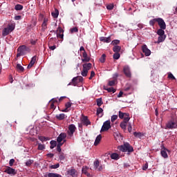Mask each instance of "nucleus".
<instances>
[{
	"instance_id": "obj_49",
	"label": "nucleus",
	"mask_w": 177,
	"mask_h": 177,
	"mask_svg": "<svg viewBox=\"0 0 177 177\" xmlns=\"http://www.w3.org/2000/svg\"><path fill=\"white\" fill-rule=\"evenodd\" d=\"M38 150H44L45 149V145L42 144H39L38 145Z\"/></svg>"
},
{
	"instance_id": "obj_2",
	"label": "nucleus",
	"mask_w": 177,
	"mask_h": 177,
	"mask_svg": "<svg viewBox=\"0 0 177 177\" xmlns=\"http://www.w3.org/2000/svg\"><path fill=\"white\" fill-rule=\"evenodd\" d=\"M165 129H177V118H171L166 123Z\"/></svg>"
},
{
	"instance_id": "obj_58",
	"label": "nucleus",
	"mask_w": 177,
	"mask_h": 177,
	"mask_svg": "<svg viewBox=\"0 0 177 177\" xmlns=\"http://www.w3.org/2000/svg\"><path fill=\"white\" fill-rule=\"evenodd\" d=\"M149 168V165L147 163H145V165L142 167V170L146 171Z\"/></svg>"
},
{
	"instance_id": "obj_38",
	"label": "nucleus",
	"mask_w": 177,
	"mask_h": 177,
	"mask_svg": "<svg viewBox=\"0 0 177 177\" xmlns=\"http://www.w3.org/2000/svg\"><path fill=\"white\" fill-rule=\"evenodd\" d=\"M100 63H104L106 62V54H103L100 58Z\"/></svg>"
},
{
	"instance_id": "obj_21",
	"label": "nucleus",
	"mask_w": 177,
	"mask_h": 177,
	"mask_svg": "<svg viewBox=\"0 0 177 177\" xmlns=\"http://www.w3.org/2000/svg\"><path fill=\"white\" fill-rule=\"evenodd\" d=\"M26 50H27V46H26V45L20 46L17 49V52H20L21 53H22V55L24 54V52H26Z\"/></svg>"
},
{
	"instance_id": "obj_40",
	"label": "nucleus",
	"mask_w": 177,
	"mask_h": 177,
	"mask_svg": "<svg viewBox=\"0 0 177 177\" xmlns=\"http://www.w3.org/2000/svg\"><path fill=\"white\" fill-rule=\"evenodd\" d=\"M60 167V165L59 163H57L56 165H53L50 166V169H57V168H59Z\"/></svg>"
},
{
	"instance_id": "obj_41",
	"label": "nucleus",
	"mask_w": 177,
	"mask_h": 177,
	"mask_svg": "<svg viewBox=\"0 0 177 177\" xmlns=\"http://www.w3.org/2000/svg\"><path fill=\"white\" fill-rule=\"evenodd\" d=\"M120 53H115L113 54V59H114L115 60H118V59H120Z\"/></svg>"
},
{
	"instance_id": "obj_26",
	"label": "nucleus",
	"mask_w": 177,
	"mask_h": 177,
	"mask_svg": "<svg viewBox=\"0 0 177 177\" xmlns=\"http://www.w3.org/2000/svg\"><path fill=\"white\" fill-rule=\"evenodd\" d=\"M51 15L54 19H57V17H59V10L55 8L54 12H53Z\"/></svg>"
},
{
	"instance_id": "obj_4",
	"label": "nucleus",
	"mask_w": 177,
	"mask_h": 177,
	"mask_svg": "<svg viewBox=\"0 0 177 177\" xmlns=\"http://www.w3.org/2000/svg\"><path fill=\"white\" fill-rule=\"evenodd\" d=\"M118 150L125 153L128 151L129 153H132L133 151V147L129 145L128 142H125L123 145H120L118 147Z\"/></svg>"
},
{
	"instance_id": "obj_32",
	"label": "nucleus",
	"mask_w": 177,
	"mask_h": 177,
	"mask_svg": "<svg viewBox=\"0 0 177 177\" xmlns=\"http://www.w3.org/2000/svg\"><path fill=\"white\" fill-rule=\"evenodd\" d=\"M82 174H84V175H86V176H91V174L88 173V167H83Z\"/></svg>"
},
{
	"instance_id": "obj_17",
	"label": "nucleus",
	"mask_w": 177,
	"mask_h": 177,
	"mask_svg": "<svg viewBox=\"0 0 177 177\" xmlns=\"http://www.w3.org/2000/svg\"><path fill=\"white\" fill-rule=\"evenodd\" d=\"M167 151H169V150L163 147V148H162L160 151L161 156L162 157H163V158H168V153H167Z\"/></svg>"
},
{
	"instance_id": "obj_14",
	"label": "nucleus",
	"mask_w": 177,
	"mask_h": 177,
	"mask_svg": "<svg viewBox=\"0 0 177 177\" xmlns=\"http://www.w3.org/2000/svg\"><path fill=\"white\" fill-rule=\"evenodd\" d=\"M142 50L143 53H145V56H150V55H151V51L147 48L146 44H144L142 46Z\"/></svg>"
},
{
	"instance_id": "obj_1",
	"label": "nucleus",
	"mask_w": 177,
	"mask_h": 177,
	"mask_svg": "<svg viewBox=\"0 0 177 177\" xmlns=\"http://www.w3.org/2000/svg\"><path fill=\"white\" fill-rule=\"evenodd\" d=\"M157 23L162 30H165L167 28V24H165V21L162 18H155L149 21L150 26H153Z\"/></svg>"
},
{
	"instance_id": "obj_46",
	"label": "nucleus",
	"mask_w": 177,
	"mask_h": 177,
	"mask_svg": "<svg viewBox=\"0 0 177 177\" xmlns=\"http://www.w3.org/2000/svg\"><path fill=\"white\" fill-rule=\"evenodd\" d=\"M32 162H34V160H27L26 162V167H31V164H32Z\"/></svg>"
},
{
	"instance_id": "obj_50",
	"label": "nucleus",
	"mask_w": 177,
	"mask_h": 177,
	"mask_svg": "<svg viewBox=\"0 0 177 177\" xmlns=\"http://www.w3.org/2000/svg\"><path fill=\"white\" fill-rule=\"evenodd\" d=\"M109 86H114V85H115V80H110L109 82Z\"/></svg>"
},
{
	"instance_id": "obj_8",
	"label": "nucleus",
	"mask_w": 177,
	"mask_h": 177,
	"mask_svg": "<svg viewBox=\"0 0 177 177\" xmlns=\"http://www.w3.org/2000/svg\"><path fill=\"white\" fill-rule=\"evenodd\" d=\"M119 118L120 120H124V122H129V120H131V118L129 117V113H124L121 111H119Z\"/></svg>"
},
{
	"instance_id": "obj_42",
	"label": "nucleus",
	"mask_w": 177,
	"mask_h": 177,
	"mask_svg": "<svg viewBox=\"0 0 177 177\" xmlns=\"http://www.w3.org/2000/svg\"><path fill=\"white\" fill-rule=\"evenodd\" d=\"M60 175L57 174H54V173H49L48 174V177H59Z\"/></svg>"
},
{
	"instance_id": "obj_45",
	"label": "nucleus",
	"mask_w": 177,
	"mask_h": 177,
	"mask_svg": "<svg viewBox=\"0 0 177 177\" xmlns=\"http://www.w3.org/2000/svg\"><path fill=\"white\" fill-rule=\"evenodd\" d=\"M15 10H23V6L20 4H17L15 7Z\"/></svg>"
},
{
	"instance_id": "obj_33",
	"label": "nucleus",
	"mask_w": 177,
	"mask_h": 177,
	"mask_svg": "<svg viewBox=\"0 0 177 177\" xmlns=\"http://www.w3.org/2000/svg\"><path fill=\"white\" fill-rule=\"evenodd\" d=\"M113 50L115 53H119V52L121 50V46H114L113 48Z\"/></svg>"
},
{
	"instance_id": "obj_59",
	"label": "nucleus",
	"mask_w": 177,
	"mask_h": 177,
	"mask_svg": "<svg viewBox=\"0 0 177 177\" xmlns=\"http://www.w3.org/2000/svg\"><path fill=\"white\" fill-rule=\"evenodd\" d=\"M48 48L50 49V50H55L56 49V46H49Z\"/></svg>"
},
{
	"instance_id": "obj_39",
	"label": "nucleus",
	"mask_w": 177,
	"mask_h": 177,
	"mask_svg": "<svg viewBox=\"0 0 177 177\" xmlns=\"http://www.w3.org/2000/svg\"><path fill=\"white\" fill-rule=\"evenodd\" d=\"M106 91H107L109 93H115V89H114V88L113 87H110V88H105Z\"/></svg>"
},
{
	"instance_id": "obj_56",
	"label": "nucleus",
	"mask_w": 177,
	"mask_h": 177,
	"mask_svg": "<svg viewBox=\"0 0 177 177\" xmlns=\"http://www.w3.org/2000/svg\"><path fill=\"white\" fill-rule=\"evenodd\" d=\"M99 164H100L99 160H95L94 162V167H95V168L97 169V167H99Z\"/></svg>"
},
{
	"instance_id": "obj_52",
	"label": "nucleus",
	"mask_w": 177,
	"mask_h": 177,
	"mask_svg": "<svg viewBox=\"0 0 177 177\" xmlns=\"http://www.w3.org/2000/svg\"><path fill=\"white\" fill-rule=\"evenodd\" d=\"M117 118H118V115H113L111 116V122H114V121H115V120H117Z\"/></svg>"
},
{
	"instance_id": "obj_6",
	"label": "nucleus",
	"mask_w": 177,
	"mask_h": 177,
	"mask_svg": "<svg viewBox=\"0 0 177 177\" xmlns=\"http://www.w3.org/2000/svg\"><path fill=\"white\" fill-rule=\"evenodd\" d=\"M77 129V127H75V125L71 124L68 126V129L67 131V139H71L73 136H74V132H75V130Z\"/></svg>"
},
{
	"instance_id": "obj_20",
	"label": "nucleus",
	"mask_w": 177,
	"mask_h": 177,
	"mask_svg": "<svg viewBox=\"0 0 177 177\" xmlns=\"http://www.w3.org/2000/svg\"><path fill=\"white\" fill-rule=\"evenodd\" d=\"M68 174L71 175V176L75 177L77 176V171L75 170V169L72 168L68 170Z\"/></svg>"
},
{
	"instance_id": "obj_13",
	"label": "nucleus",
	"mask_w": 177,
	"mask_h": 177,
	"mask_svg": "<svg viewBox=\"0 0 177 177\" xmlns=\"http://www.w3.org/2000/svg\"><path fill=\"white\" fill-rule=\"evenodd\" d=\"M4 172L8 175H16V174H17L16 170L10 167H7Z\"/></svg>"
},
{
	"instance_id": "obj_16",
	"label": "nucleus",
	"mask_w": 177,
	"mask_h": 177,
	"mask_svg": "<svg viewBox=\"0 0 177 177\" xmlns=\"http://www.w3.org/2000/svg\"><path fill=\"white\" fill-rule=\"evenodd\" d=\"M57 31V37L59 38L60 39H63V37H64V35L63 34L64 31L63 30V29L59 27Z\"/></svg>"
},
{
	"instance_id": "obj_44",
	"label": "nucleus",
	"mask_w": 177,
	"mask_h": 177,
	"mask_svg": "<svg viewBox=\"0 0 177 177\" xmlns=\"http://www.w3.org/2000/svg\"><path fill=\"white\" fill-rule=\"evenodd\" d=\"M118 44H120V40H118V39L113 40L111 42V45H113L114 46H115Z\"/></svg>"
},
{
	"instance_id": "obj_55",
	"label": "nucleus",
	"mask_w": 177,
	"mask_h": 177,
	"mask_svg": "<svg viewBox=\"0 0 177 177\" xmlns=\"http://www.w3.org/2000/svg\"><path fill=\"white\" fill-rule=\"evenodd\" d=\"M13 164H15V159H10L9 161L10 167H13Z\"/></svg>"
},
{
	"instance_id": "obj_51",
	"label": "nucleus",
	"mask_w": 177,
	"mask_h": 177,
	"mask_svg": "<svg viewBox=\"0 0 177 177\" xmlns=\"http://www.w3.org/2000/svg\"><path fill=\"white\" fill-rule=\"evenodd\" d=\"M168 78L169 80H176L175 76L171 73H168Z\"/></svg>"
},
{
	"instance_id": "obj_37",
	"label": "nucleus",
	"mask_w": 177,
	"mask_h": 177,
	"mask_svg": "<svg viewBox=\"0 0 177 177\" xmlns=\"http://www.w3.org/2000/svg\"><path fill=\"white\" fill-rule=\"evenodd\" d=\"M71 34H74V32H78V28L77 27H73L70 29Z\"/></svg>"
},
{
	"instance_id": "obj_34",
	"label": "nucleus",
	"mask_w": 177,
	"mask_h": 177,
	"mask_svg": "<svg viewBox=\"0 0 177 177\" xmlns=\"http://www.w3.org/2000/svg\"><path fill=\"white\" fill-rule=\"evenodd\" d=\"M59 158L61 161H63L66 158V154H64V153H63V152L59 153Z\"/></svg>"
},
{
	"instance_id": "obj_54",
	"label": "nucleus",
	"mask_w": 177,
	"mask_h": 177,
	"mask_svg": "<svg viewBox=\"0 0 177 177\" xmlns=\"http://www.w3.org/2000/svg\"><path fill=\"white\" fill-rule=\"evenodd\" d=\"M133 135L136 138H140V136H142V133L134 132Z\"/></svg>"
},
{
	"instance_id": "obj_18",
	"label": "nucleus",
	"mask_w": 177,
	"mask_h": 177,
	"mask_svg": "<svg viewBox=\"0 0 177 177\" xmlns=\"http://www.w3.org/2000/svg\"><path fill=\"white\" fill-rule=\"evenodd\" d=\"M48 21V18H46V17L44 18L43 24L41 25V30L43 31H45L46 30V28H48V27H47Z\"/></svg>"
},
{
	"instance_id": "obj_25",
	"label": "nucleus",
	"mask_w": 177,
	"mask_h": 177,
	"mask_svg": "<svg viewBox=\"0 0 177 177\" xmlns=\"http://www.w3.org/2000/svg\"><path fill=\"white\" fill-rule=\"evenodd\" d=\"M111 160H120V154L117 153H113L111 154Z\"/></svg>"
},
{
	"instance_id": "obj_62",
	"label": "nucleus",
	"mask_w": 177,
	"mask_h": 177,
	"mask_svg": "<svg viewBox=\"0 0 177 177\" xmlns=\"http://www.w3.org/2000/svg\"><path fill=\"white\" fill-rule=\"evenodd\" d=\"M21 16L17 15L15 17V20H21Z\"/></svg>"
},
{
	"instance_id": "obj_30",
	"label": "nucleus",
	"mask_w": 177,
	"mask_h": 177,
	"mask_svg": "<svg viewBox=\"0 0 177 177\" xmlns=\"http://www.w3.org/2000/svg\"><path fill=\"white\" fill-rule=\"evenodd\" d=\"M16 68L19 73H23L24 71V68L19 64H17Z\"/></svg>"
},
{
	"instance_id": "obj_36",
	"label": "nucleus",
	"mask_w": 177,
	"mask_h": 177,
	"mask_svg": "<svg viewBox=\"0 0 177 177\" xmlns=\"http://www.w3.org/2000/svg\"><path fill=\"white\" fill-rule=\"evenodd\" d=\"M50 148L55 149V147H56V146L57 145V142H56V141H55V140H52V141H50Z\"/></svg>"
},
{
	"instance_id": "obj_35",
	"label": "nucleus",
	"mask_w": 177,
	"mask_h": 177,
	"mask_svg": "<svg viewBox=\"0 0 177 177\" xmlns=\"http://www.w3.org/2000/svg\"><path fill=\"white\" fill-rule=\"evenodd\" d=\"M97 115H100V117L103 116V109L98 108L97 109Z\"/></svg>"
},
{
	"instance_id": "obj_61",
	"label": "nucleus",
	"mask_w": 177,
	"mask_h": 177,
	"mask_svg": "<svg viewBox=\"0 0 177 177\" xmlns=\"http://www.w3.org/2000/svg\"><path fill=\"white\" fill-rule=\"evenodd\" d=\"M30 44H31V45H36L37 40L31 39L30 40Z\"/></svg>"
},
{
	"instance_id": "obj_47",
	"label": "nucleus",
	"mask_w": 177,
	"mask_h": 177,
	"mask_svg": "<svg viewBox=\"0 0 177 177\" xmlns=\"http://www.w3.org/2000/svg\"><path fill=\"white\" fill-rule=\"evenodd\" d=\"M39 140H40L41 142H46V140H48V138L44 136H39Z\"/></svg>"
},
{
	"instance_id": "obj_5",
	"label": "nucleus",
	"mask_w": 177,
	"mask_h": 177,
	"mask_svg": "<svg viewBox=\"0 0 177 177\" xmlns=\"http://www.w3.org/2000/svg\"><path fill=\"white\" fill-rule=\"evenodd\" d=\"M83 69L82 71V77H86L88 73L91 68H92V64L91 63H86L82 65Z\"/></svg>"
},
{
	"instance_id": "obj_64",
	"label": "nucleus",
	"mask_w": 177,
	"mask_h": 177,
	"mask_svg": "<svg viewBox=\"0 0 177 177\" xmlns=\"http://www.w3.org/2000/svg\"><path fill=\"white\" fill-rule=\"evenodd\" d=\"M138 27L140 28H143L144 25H143V24H138Z\"/></svg>"
},
{
	"instance_id": "obj_15",
	"label": "nucleus",
	"mask_w": 177,
	"mask_h": 177,
	"mask_svg": "<svg viewBox=\"0 0 177 177\" xmlns=\"http://www.w3.org/2000/svg\"><path fill=\"white\" fill-rule=\"evenodd\" d=\"M123 72L124 75H126L127 78H131V70L129 69V66H124Z\"/></svg>"
},
{
	"instance_id": "obj_7",
	"label": "nucleus",
	"mask_w": 177,
	"mask_h": 177,
	"mask_svg": "<svg viewBox=\"0 0 177 177\" xmlns=\"http://www.w3.org/2000/svg\"><path fill=\"white\" fill-rule=\"evenodd\" d=\"M15 24H12L8 25V28H5L3 30V32H2V35H3V37H6V35H9V34H10V32H12V31H13V30H15Z\"/></svg>"
},
{
	"instance_id": "obj_43",
	"label": "nucleus",
	"mask_w": 177,
	"mask_h": 177,
	"mask_svg": "<svg viewBox=\"0 0 177 177\" xmlns=\"http://www.w3.org/2000/svg\"><path fill=\"white\" fill-rule=\"evenodd\" d=\"M102 104H103V101H102V98L97 99V106H98V107H100Z\"/></svg>"
},
{
	"instance_id": "obj_31",
	"label": "nucleus",
	"mask_w": 177,
	"mask_h": 177,
	"mask_svg": "<svg viewBox=\"0 0 177 177\" xmlns=\"http://www.w3.org/2000/svg\"><path fill=\"white\" fill-rule=\"evenodd\" d=\"M165 29H162L161 28L158 30L157 34L159 36H164L165 35V31H164Z\"/></svg>"
},
{
	"instance_id": "obj_22",
	"label": "nucleus",
	"mask_w": 177,
	"mask_h": 177,
	"mask_svg": "<svg viewBox=\"0 0 177 177\" xmlns=\"http://www.w3.org/2000/svg\"><path fill=\"white\" fill-rule=\"evenodd\" d=\"M73 103H71V102H68L65 104V109L62 111L64 113H67L68 111H70V107H71Z\"/></svg>"
},
{
	"instance_id": "obj_57",
	"label": "nucleus",
	"mask_w": 177,
	"mask_h": 177,
	"mask_svg": "<svg viewBox=\"0 0 177 177\" xmlns=\"http://www.w3.org/2000/svg\"><path fill=\"white\" fill-rule=\"evenodd\" d=\"M93 77H95V71H92L91 72V75H90L88 80H92V78H93Z\"/></svg>"
},
{
	"instance_id": "obj_63",
	"label": "nucleus",
	"mask_w": 177,
	"mask_h": 177,
	"mask_svg": "<svg viewBox=\"0 0 177 177\" xmlns=\"http://www.w3.org/2000/svg\"><path fill=\"white\" fill-rule=\"evenodd\" d=\"M55 154L53 153H48L47 157H49L50 158H53Z\"/></svg>"
},
{
	"instance_id": "obj_48",
	"label": "nucleus",
	"mask_w": 177,
	"mask_h": 177,
	"mask_svg": "<svg viewBox=\"0 0 177 177\" xmlns=\"http://www.w3.org/2000/svg\"><path fill=\"white\" fill-rule=\"evenodd\" d=\"M106 9H108V10H113V9H114V5L113 4H109L106 6Z\"/></svg>"
},
{
	"instance_id": "obj_24",
	"label": "nucleus",
	"mask_w": 177,
	"mask_h": 177,
	"mask_svg": "<svg viewBox=\"0 0 177 177\" xmlns=\"http://www.w3.org/2000/svg\"><path fill=\"white\" fill-rule=\"evenodd\" d=\"M127 125H128V122H124L122 121L120 124V127L123 131H127Z\"/></svg>"
},
{
	"instance_id": "obj_9",
	"label": "nucleus",
	"mask_w": 177,
	"mask_h": 177,
	"mask_svg": "<svg viewBox=\"0 0 177 177\" xmlns=\"http://www.w3.org/2000/svg\"><path fill=\"white\" fill-rule=\"evenodd\" d=\"M83 81L84 77H82V76H77L72 80V82L69 83V85H73V86H77V85H78L80 82H82Z\"/></svg>"
},
{
	"instance_id": "obj_28",
	"label": "nucleus",
	"mask_w": 177,
	"mask_h": 177,
	"mask_svg": "<svg viewBox=\"0 0 177 177\" xmlns=\"http://www.w3.org/2000/svg\"><path fill=\"white\" fill-rule=\"evenodd\" d=\"M57 120H59V121H62V120H64L66 118V115L64 113H61L56 115Z\"/></svg>"
},
{
	"instance_id": "obj_29",
	"label": "nucleus",
	"mask_w": 177,
	"mask_h": 177,
	"mask_svg": "<svg viewBox=\"0 0 177 177\" xmlns=\"http://www.w3.org/2000/svg\"><path fill=\"white\" fill-rule=\"evenodd\" d=\"M165 38H167L166 35H163V36H159L158 38V44H160V42H164V41H165Z\"/></svg>"
},
{
	"instance_id": "obj_19",
	"label": "nucleus",
	"mask_w": 177,
	"mask_h": 177,
	"mask_svg": "<svg viewBox=\"0 0 177 177\" xmlns=\"http://www.w3.org/2000/svg\"><path fill=\"white\" fill-rule=\"evenodd\" d=\"M37 60V56H34L30 62V64L28 65V68H31L34 64H35Z\"/></svg>"
},
{
	"instance_id": "obj_10",
	"label": "nucleus",
	"mask_w": 177,
	"mask_h": 177,
	"mask_svg": "<svg viewBox=\"0 0 177 177\" xmlns=\"http://www.w3.org/2000/svg\"><path fill=\"white\" fill-rule=\"evenodd\" d=\"M110 128H111V122H110V120H106V122H104L100 132L109 131Z\"/></svg>"
},
{
	"instance_id": "obj_53",
	"label": "nucleus",
	"mask_w": 177,
	"mask_h": 177,
	"mask_svg": "<svg viewBox=\"0 0 177 177\" xmlns=\"http://www.w3.org/2000/svg\"><path fill=\"white\" fill-rule=\"evenodd\" d=\"M55 102H57V100H55V99L52 100V103L50 104V109H55Z\"/></svg>"
},
{
	"instance_id": "obj_60",
	"label": "nucleus",
	"mask_w": 177,
	"mask_h": 177,
	"mask_svg": "<svg viewBox=\"0 0 177 177\" xmlns=\"http://www.w3.org/2000/svg\"><path fill=\"white\" fill-rule=\"evenodd\" d=\"M128 131L131 133L132 132V125L129 124L128 125Z\"/></svg>"
},
{
	"instance_id": "obj_27",
	"label": "nucleus",
	"mask_w": 177,
	"mask_h": 177,
	"mask_svg": "<svg viewBox=\"0 0 177 177\" xmlns=\"http://www.w3.org/2000/svg\"><path fill=\"white\" fill-rule=\"evenodd\" d=\"M100 140H102V135H99L97 136L95 141L94 142V146H97L99 143H100Z\"/></svg>"
},
{
	"instance_id": "obj_12",
	"label": "nucleus",
	"mask_w": 177,
	"mask_h": 177,
	"mask_svg": "<svg viewBox=\"0 0 177 177\" xmlns=\"http://www.w3.org/2000/svg\"><path fill=\"white\" fill-rule=\"evenodd\" d=\"M81 122L83 125L88 127V125H91V121L88 119L87 116L82 115L80 118Z\"/></svg>"
},
{
	"instance_id": "obj_11",
	"label": "nucleus",
	"mask_w": 177,
	"mask_h": 177,
	"mask_svg": "<svg viewBox=\"0 0 177 177\" xmlns=\"http://www.w3.org/2000/svg\"><path fill=\"white\" fill-rule=\"evenodd\" d=\"M67 138V134L66 133H61L59 136L57 138V141L58 143H61V142H63L64 143L66 142L65 140Z\"/></svg>"
},
{
	"instance_id": "obj_3",
	"label": "nucleus",
	"mask_w": 177,
	"mask_h": 177,
	"mask_svg": "<svg viewBox=\"0 0 177 177\" xmlns=\"http://www.w3.org/2000/svg\"><path fill=\"white\" fill-rule=\"evenodd\" d=\"M80 51L82 52L80 56L82 57V62L83 63H88L91 62V57L88 55V53H86V51L85 50V48H84V46L80 47Z\"/></svg>"
},
{
	"instance_id": "obj_23",
	"label": "nucleus",
	"mask_w": 177,
	"mask_h": 177,
	"mask_svg": "<svg viewBox=\"0 0 177 177\" xmlns=\"http://www.w3.org/2000/svg\"><path fill=\"white\" fill-rule=\"evenodd\" d=\"M100 41H102V42H106V44H109L110 42H111V37H100Z\"/></svg>"
}]
</instances>
